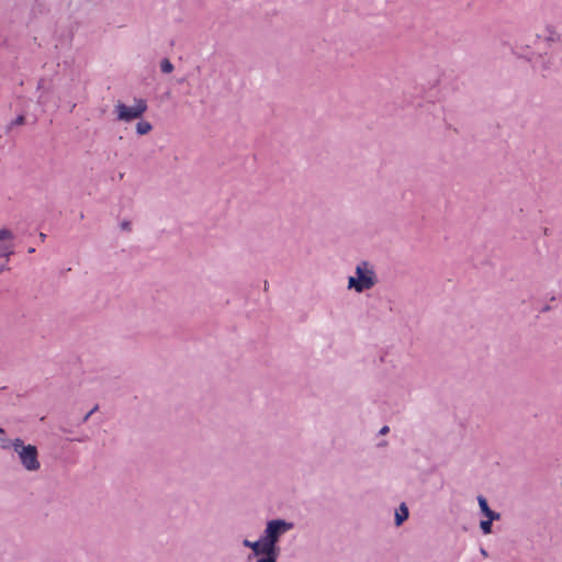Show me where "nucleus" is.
<instances>
[{"label": "nucleus", "mask_w": 562, "mask_h": 562, "mask_svg": "<svg viewBox=\"0 0 562 562\" xmlns=\"http://www.w3.org/2000/svg\"><path fill=\"white\" fill-rule=\"evenodd\" d=\"M0 447L5 451H12L19 464L30 473L37 472L41 469L38 449L32 443H26L22 438L0 437Z\"/></svg>", "instance_id": "obj_1"}, {"label": "nucleus", "mask_w": 562, "mask_h": 562, "mask_svg": "<svg viewBox=\"0 0 562 562\" xmlns=\"http://www.w3.org/2000/svg\"><path fill=\"white\" fill-rule=\"evenodd\" d=\"M376 283L374 267L368 261H360L355 267V273L348 277L347 289L360 294L373 289Z\"/></svg>", "instance_id": "obj_2"}, {"label": "nucleus", "mask_w": 562, "mask_h": 562, "mask_svg": "<svg viewBox=\"0 0 562 562\" xmlns=\"http://www.w3.org/2000/svg\"><path fill=\"white\" fill-rule=\"evenodd\" d=\"M293 527L294 525L291 521L284 519H272L267 522L262 537L277 559L279 555L278 542Z\"/></svg>", "instance_id": "obj_3"}, {"label": "nucleus", "mask_w": 562, "mask_h": 562, "mask_svg": "<svg viewBox=\"0 0 562 562\" xmlns=\"http://www.w3.org/2000/svg\"><path fill=\"white\" fill-rule=\"evenodd\" d=\"M146 110L147 103L143 99L136 100L133 105H126L122 102H119L114 109L117 120L122 122H132L134 120H138L143 116Z\"/></svg>", "instance_id": "obj_4"}, {"label": "nucleus", "mask_w": 562, "mask_h": 562, "mask_svg": "<svg viewBox=\"0 0 562 562\" xmlns=\"http://www.w3.org/2000/svg\"><path fill=\"white\" fill-rule=\"evenodd\" d=\"M243 546L252 551V557L257 558L256 562H277V558L272 554V551L263 540L262 535L256 541L244 539Z\"/></svg>", "instance_id": "obj_5"}, {"label": "nucleus", "mask_w": 562, "mask_h": 562, "mask_svg": "<svg viewBox=\"0 0 562 562\" xmlns=\"http://www.w3.org/2000/svg\"><path fill=\"white\" fill-rule=\"evenodd\" d=\"M477 504L481 513L485 516V519L480 521V529L484 535H490L492 533L493 521L499 520L501 514L492 510L488 506L487 499L482 495L477 496Z\"/></svg>", "instance_id": "obj_6"}, {"label": "nucleus", "mask_w": 562, "mask_h": 562, "mask_svg": "<svg viewBox=\"0 0 562 562\" xmlns=\"http://www.w3.org/2000/svg\"><path fill=\"white\" fill-rule=\"evenodd\" d=\"M409 516L408 507L405 503H402L398 508L395 510L394 521L397 527H400L405 520H407Z\"/></svg>", "instance_id": "obj_7"}, {"label": "nucleus", "mask_w": 562, "mask_h": 562, "mask_svg": "<svg viewBox=\"0 0 562 562\" xmlns=\"http://www.w3.org/2000/svg\"><path fill=\"white\" fill-rule=\"evenodd\" d=\"M151 130H153V125L149 122L145 121V120H140L136 124V133L138 135H146Z\"/></svg>", "instance_id": "obj_8"}, {"label": "nucleus", "mask_w": 562, "mask_h": 562, "mask_svg": "<svg viewBox=\"0 0 562 562\" xmlns=\"http://www.w3.org/2000/svg\"><path fill=\"white\" fill-rule=\"evenodd\" d=\"M559 38H560V35L553 27L547 29V36L544 38L546 42L554 43V42L559 41Z\"/></svg>", "instance_id": "obj_9"}, {"label": "nucleus", "mask_w": 562, "mask_h": 562, "mask_svg": "<svg viewBox=\"0 0 562 562\" xmlns=\"http://www.w3.org/2000/svg\"><path fill=\"white\" fill-rule=\"evenodd\" d=\"M160 69L164 74H170L173 70V65L167 58L160 61Z\"/></svg>", "instance_id": "obj_10"}, {"label": "nucleus", "mask_w": 562, "mask_h": 562, "mask_svg": "<svg viewBox=\"0 0 562 562\" xmlns=\"http://www.w3.org/2000/svg\"><path fill=\"white\" fill-rule=\"evenodd\" d=\"M12 247L9 245H0V257L9 258L12 255Z\"/></svg>", "instance_id": "obj_11"}, {"label": "nucleus", "mask_w": 562, "mask_h": 562, "mask_svg": "<svg viewBox=\"0 0 562 562\" xmlns=\"http://www.w3.org/2000/svg\"><path fill=\"white\" fill-rule=\"evenodd\" d=\"M25 119L23 115H19L15 120H13L10 125L8 126V128H12L13 126H16V125H22L24 123Z\"/></svg>", "instance_id": "obj_12"}, {"label": "nucleus", "mask_w": 562, "mask_h": 562, "mask_svg": "<svg viewBox=\"0 0 562 562\" xmlns=\"http://www.w3.org/2000/svg\"><path fill=\"white\" fill-rule=\"evenodd\" d=\"M4 238H12V234L10 231H8V229L0 231V239H4Z\"/></svg>", "instance_id": "obj_13"}, {"label": "nucleus", "mask_w": 562, "mask_h": 562, "mask_svg": "<svg viewBox=\"0 0 562 562\" xmlns=\"http://www.w3.org/2000/svg\"><path fill=\"white\" fill-rule=\"evenodd\" d=\"M387 430H389V428L385 426V427H383V428L381 429V432H382V434H385Z\"/></svg>", "instance_id": "obj_14"}, {"label": "nucleus", "mask_w": 562, "mask_h": 562, "mask_svg": "<svg viewBox=\"0 0 562 562\" xmlns=\"http://www.w3.org/2000/svg\"><path fill=\"white\" fill-rule=\"evenodd\" d=\"M40 237H41V239H42V240H44V239H45V237H46V235H45V234H43V233H41V234H40Z\"/></svg>", "instance_id": "obj_15"}, {"label": "nucleus", "mask_w": 562, "mask_h": 562, "mask_svg": "<svg viewBox=\"0 0 562 562\" xmlns=\"http://www.w3.org/2000/svg\"><path fill=\"white\" fill-rule=\"evenodd\" d=\"M481 553H482L484 557H486V555H487V552H486L484 549H482V550H481Z\"/></svg>", "instance_id": "obj_16"}, {"label": "nucleus", "mask_w": 562, "mask_h": 562, "mask_svg": "<svg viewBox=\"0 0 562 562\" xmlns=\"http://www.w3.org/2000/svg\"><path fill=\"white\" fill-rule=\"evenodd\" d=\"M5 269V266L4 265H0V272L3 271Z\"/></svg>", "instance_id": "obj_17"}, {"label": "nucleus", "mask_w": 562, "mask_h": 562, "mask_svg": "<svg viewBox=\"0 0 562 562\" xmlns=\"http://www.w3.org/2000/svg\"><path fill=\"white\" fill-rule=\"evenodd\" d=\"M91 414H92V412L88 413V414L86 415V417H85V420H87V419L90 417V415H91Z\"/></svg>", "instance_id": "obj_18"}, {"label": "nucleus", "mask_w": 562, "mask_h": 562, "mask_svg": "<svg viewBox=\"0 0 562 562\" xmlns=\"http://www.w3.org/2000/svg\"><path fill=\"white\" fill-rule=\"evenodd\" d=\"M0 435H1V437L5 436L4 430L2 428H0Z\"/></svg>", "instance_id": "obj_19"}, {"label": "nucleus", "mask_w": 562, "mask_h": 562, "mask_svg": "<svg viewBox=\"0 0 562 562\" xmlns=\"http://www.w3.org/2000/svg\"><path fill=\"white\" fill-rule=\"evenodd\" d=\"M34 251H35V249H34V248H30V249H29V252H34Z\"/></svg>", "instance_id": "obj_20"}]
</instances>
